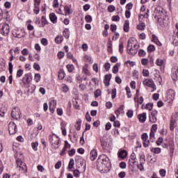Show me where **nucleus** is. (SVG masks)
<instances>
[{
    "label": "nucleus",
    "mask_w": 178,
    "mask_h": 178,
    "mask_svg": "<svg viewBox=\"0 0 178 178\" xmlns=\"http://www.w3.org/2000/svg\"><path fill=\"white\" fill-rule=\"evenodd\" d=\"M171 77L174 81L178 80V67L175 66L172 68V75Z\"/></svg>",
    "instance_id": "obj_10"
},
{
    "label": "nucleus",
    "mask_w": 178,
    "mask_h": 178,
    "mask_svg": "<svg viewBox=\"0 0 178 178\" xmlns=\"http://www.w3.org/2000/svg\"><path fill=\"white\" fill-rule=\"evenodd\" d=\"M157 66H162L163 65V60L158 58L156 61Z\"/></svg>",
    "instance_id": "obj_41"
},
{
    "label": "nucleus",
    "mask_w": 178,
    "mask_h": 178,
    "mask_svg": "<svg viewBox=\"0 0 178 178\" xmlns=\"http://www.w3.org/2000/svg\"><path fill=\"white\" fill-rule=\"evenodd\" d=\"M74 154H76V150L74 149L68 151V155L70 156H73Z\"/></svg>",
    "instance_id": "obj_57"
},
{
    "label": "nucleus",
    "mask_w": 178,
    "mask_h": 178,
    "mask_svg": "<svg viewBox=\"0 0 178 178\" xmlns=\"http://www.w3.org/2000/svg\"><path fill=\"white\" fill-rule=\"evenodd\" d=\"M138 119H139V122H140V123H144L145 120H147V113L139 114L138 115Z\"/></svg>",
    "instance_id": "obj_13"
},
{
    "label": "nucleus",
    "mask_w": 178,
    "mask_h": 178,
    "mask_svg": "<svg viewBox=\"0 0 178 178\" xmlns=\"http://www.w3.org/2000/svg\"><path fill=\"white\" fill-rule=\"evenodd\" d=\"M35 80L36 83H40V81L41 80V74H35Z\"/></svg>",
    "instance_id": "obj_34"
},
{
    "label": "nucleus",
    "mask_w": 178,
    "mask_h": 178,
    "mask_svg": "<svg viewBox=\"0 0 178 178\" xmlns=\"http://www.w3.org/2000/svg\"><path fill=\"white\" fill-rule=\"evenodd\" d=\"M112 99H115L116 98V88H113L112 90V96H111Z\"/></svg>",
    "instance_id": "obj_53"
},
{
    "label": "nucleus",
    "mask_w": 178,
    "mask_h": 178,
    "mask_svg": "<svg viewBox=\"0 0 178 178\" xmlns=\"http://www.w3.org/2000/svg\"><path fill=\"white\" fill-rule=\"evenodd\" d=\"M85 20L86 23H91V22H92V17H91V15H86L85 17Z\"/></svg>",
    "instance_id": "obj_35"
},
{
    "label": "nucleus",
    "mask_w": 178,
    "mask_h": 178,
    "mask_svg": "<svg viewBox=\"0 0 178 178\" xmlns=\"http://www.w3.org/2000/svg\"><path fill=\"white\" fill-rule=\"evenodd\" d=\"M33 12L35 15H38V13H40V4L34 3Z\"/></svg>",
    "instance_id": "obj_23"
},
{
    "label": "nucleus",
    "mask_w": 178,
    "mask_h": 178,
    "mask_svg": "<svg viewBox=\"0 0 178 178\" xmlns=\"http://www.w3.org/2000/svg\"><path fill=\"white\" fill-rule=\"evenodd\" d=\"M8 131L10 135L16 134V133H17V127L15 122H10L8 124Z\"/></svg>",
    "instance_id": "obj_5"
},
{
    "label": "nucleus",
    "mask_w": 178,
    "mask_h": 178,
    "mask_svg": "<svg viewBox=\"0 0 178 178\" xmlns=\"http://www.w3.org/2000/svg\"><path fill=\"white\" fill-rule=\"evenodd\" d=\"M100 143L103 149H106V147L108 145V142H106V138H100Z\"/></svg>",
    "instance_id": "obj_16"
},
{
    "label": "nucleus",
    "mask_w": 178,
    "mask_h": 178,
    "mask_svg": "<svg viewBox=\"0 0 178 178\" xmlns=\"http://www.w3.org/2000/svg\"><path fill=\"white\" fill-rule=\"evenodd\" d=\"M138 55L139 56H145L146 55L145 51H144L143 49H140L138 51Z\"/></svg>",
    "instance_id": "obj_51"
},
{
    "label": "nucleus",
    "mask_w": 178,
    "mask_h": 178,
    "mask_svg": "<svg viewBox=\"0 0 178 178\" xmlns=\"http://www.w3.org/2000/svg\"><path fill=\"white\" fill-rule=\"evenodd\" d=\"M156 115H158V111L154 110L149 114V122L151 123H156Z\"/></svg>",
    "instance_id": "obj_11"
},
{
    "label": "nucleus",
    "mask_w": 178,
    "mask_h": 178,
    "mask_svg": "<svg viewBox=\"0 0 178 178\" xmlns=\"http://www.w3.org/2000/svg\"><path fill=\"white\" fill-rule=\"evenodd\" d=\"M97 156V151L95 149H92L90 152V159H91V161H94L95 159H96Z\"/></svg>",
    "instance_id": "obj_19"
},
{
    "label": "nucleus",
    "mask_w": 178,
    "mask_h": 178,
    "mask_svg": "<svg viewBox=\"0 0 178 178\" xmlns=\"http://www.w3.org/2000/svg\"><path fill=\"white\" fill-rule=\"evenodd\" d=\"M142 140H143V141H147V140H148V134L147 133H144L142 135Z\"/></svg>",
    "instance_id": "obj_54"
},
{
    "label": "nucleus",
    "mask_w": 178,
    "mask_h": 178,
    "mask_svg": "<svg viewBox=\"0 0 178 178\" xmlns=\"http://www.w3.org/2000/svg\"><path fill=\"white\" fill-rule=\"evenodd\" d=\"M63 41V36H56V38H55V42H56V44H60V42H62Z\"/></svg>",
    "instance_id": "obj_27"
},
{
    "label": "nucleus",
    "mask_w": 178,
    "mask_h": 178,
    "mask_svg": "<svg viewBox=\"0 0 178 178\" xmlns=\"http://www.w3.org/2000/svg\"><path fill=\"white\" fill-rule=\"evenodd\" d=\"M138 49V45H137V40L134 38H131L128 40L127 51L129 55H136Z\"/></svg>",
    "instance_id": "obj_2"
},
{
    "label": "nucleus",
    "mask_w": 178,
    "mask_h": 178,
    "mask_svg": "<svg viewBox=\"0 0 178 178\" xmlns=\"http://www.w3.org/2000/svg\"><path fill=\"white\" fill-rule=\"evenodd\" d=\"M141 63H142V65H143V66H145V65H148V59L143 58L141 60Z\"/></svg>",
    "instance_id": "obj_55"
},
{
    "label": "nucleus",
    "mask_w": 178,
    "mask_h": 178,
    "mask_svg": "<svg viewBox=\"0 0 178 178\" xmlns=\"http://www.w3.org/2000/svg\"><path fill=\"white\" fill-rule=\"evenodd\" d=\"M64 10L65 12V15H72L73 13V11L70 10V8H69L68 6H64Z\"/></svg>",
    "instance_id": "obj_25"
},
{
    "label": "nucleus",
    "mask_w": 178,
    "mask_h": 178,
    "mask_svg": "<svg viewBox=\"0 0 178 178\" xmlns=\"http://www.w3.org/2000/svg\"><path fill=\"white\" fill-rule=\"evenodd\" d=\"M138 30H145V23L142 22L137 26Z\"/></svg>",
    "instance_id": "obj_26"
},
{
    "label": "nucleus",
    "mask_w": 178,
    "mask_h": 178,
    "mask_svg": "<svg viewBox=\"0 0 178 178\" xmlns=\"http://www.w3.org/2000/svg\"><path fill=\"white\" fill-rule=\"evenodd\" d=\"M92 69H93V70H94L96 73H98V64H97V63H95V64L93 65Z\"/></svg>",
    "instance_id": "obj_62"
},
{
    "label": "nucleus",
    "mask_w": 178,
    "mask_h": 178,
    "mask_svg": "<svg viewBox=\"0 0 178 178\" xmlns=\"http://www.w3.org/2000/svg\"><path fill=\"white\" fill-rule=\"evenodd\" d=\"M130 30V22L129 20H125V22L124 24V31L125 33H129V31Z\"/></svg>",
    "instance_id": "obj_17"
},
{
    "label": "nucleus",
    "mask_w": 178,
    "mask_h": 178,
    "mask_svg": "<svg viewBox=\"0 0 178 178\" xmlns=\"http://www.w3.org/2000/svg\"><path fill=\"white\" fill-rule=\"evenodd\" d=\"M123 42H121L119 44V51L120 52V54H123Z\"/></svg>",
    "instance_id": "obj_52"
},
{
    "label": "nucleus",
    "mask_w": 178,
    "mask_h": 178,
    "mask_svg": "<svg viewBox=\"0 0 178 178\" xmlns=\"http://www.w3.org/2000/svg\"><path fill=\"white\" fill-rule=\"evenodd\" d=\"M162 143H163V138H162V137L159 138L156 142L157 145H161V144H162Z\"/></svg>",
    "instance_id": "obj_45"
},
{
    "label": "nucleus",
    "mask_w": 178,
    "mask_h": 178,
    "mask_svg": "<svg viewBox=\"0 0 178 178\" xmlns=\"http://www.w3.org/2000/svg\"><path fill=\"white\" fill-rule=\"evenodd\" d=\"M67 69L68 72H73V70L74 69V66H73V65H67Z\"/></svg>",
    "instance_id": "obj_44"
},
{
    "label": "nucleus",
    "mask_w": 178,
    "mask_h": 178,
    "mask_svg": "<svg viewBox=\"0 0 178 178\" xmlns=\"http://www.w3.org/2000/svg\"><path fill=\"white\" fill-rule=\"evenodd\" d=\"M55 108H56V100H53L49 103V111L51 112V113L55 112Z\"/></svg>",
    "instance_id": "obj_14"
},
{
    "label": "nucleus",
    "mask_w": 178,
    "mask_h": 178,
    "mask_svg": "<svg viewBox=\"0 0 178 178\" xmlns=\"http://www.w3.org/2000/svg\"><path fill=\"white\" fill-rule=\"evenodd\" d=\"M74 177H80V171L79 170H75L73 172Z\"/></svg>",
    "instance_id": "obj_47"
},
{
    "label": "nucleus",
    "mask_w": 178,
    "mask_h": 178,
    "mask_svg": "<svg viewBox=\"0 0 178 178\" xmlns=\"http://www.w3.org/2000/svg\"><path fill=\"white\" fill-rule=\"evenodd\" d=\"M68 168L70 170H72L73 168H74V160L73 159H70Z\"/></svg>",
    "instance_id": "obj_28"
},
{
    "label": "nucleus",
    "mask_w": 178,
    "mask_h": 178,
    "mask_svg": "<svg viewBox=\"0 0 178 178\" xmlns=\"http://www.w3.org/2000/svg\"><path fill=\"white\" fill-rule=\"evenodd\" d=\"M175 94H176V92H175V90H173V89H170L168 90V96L171 95V98H175Z\"/></svg>",
    "instance_id": "obj_31"
},
{
    "label": "nucleus",
    "mask_w": 178,
    "mask_h": 178,
    "mask_svg": "<svg viewBox=\"0 0 178 178\" xmlns=\"http://www.w3.org/2000/svg\"><path fill=\"white\" fill-rule=\"evenodd\" d=\"M23 76V70H18L17 72V77H22Z\"/></svg>",
    "instance_id": "obj_48"
},
{
    "label": "nucleus",
    "mask_w": 178,
    "mask_h": 178,
    "mask_svg": "<svg viewBox=\"0 0 178 178\" xmlns=\"http://www.w3.org/2000/svg\"><path fill=\"white\" fill-rule=\"evenodd\" d=\"M125 90L127 91V95L128 98H131V95H130L131 93V91H130V88H129V86H127L125 88Z\"/></svg>",
    "instance_id": "obj_36"
},
{
    "label": "nucleus",
    "mask_w": 178,
    "mask_h": 178,
    "mask_svg": "<svg viewBox=\"0 0 178 178\" xmlns=\"http://www.w3.org/2000/svg\"><path fill=\"white\" fill-rule=\"evenodd\" d=\"M58 6H59V2H58V0H54L53 8H58Z\"/></svg>",
    "instance_id": "obj_63"
},
{
    "label": "nucleus",
    "mask_w": 178,
    "mask_h": 178,
    "mask_svg": "<svg viewBox=\"0 0 178 178\" xmlns=\"http://www.w3.org/2000/svg\"><path fill=\"white\" fill-rule=\"evenodd\" d=\"M86 119L88 122H91V116L88 112H87L86 114Z\"/></svg>",
    "instance_id": "obj_61"
},
{
    "label": "nucleus",
    "mask_w": 178,
    "mask_h": 178,
    "mask_svg": "<svg viewBox=\"0 0 178 178\" xmlns=\"http://www.w3.org/2000/svg\"><path fill=\"white\" fill-rule=\"evenodd\" d=\"M81 127V119H79L76 122V124H75V128L76 130H80Z\"/></svg>",
    "instance_id": "obj_24"
},
{
    "label": "nucleus",
    "mask_w": 178,
    "mask_h": 178,
    "mask_svg": "<svg viewBox=\"0 0 178 178\" xmlns=\"http://www.w3.org/2000/svg\"><path fill=\"white\" fill-rule=\"evenodd\" d=\"M177 118L178 113L172 114L170 121V130H171V131H173V130H175V127H176V122H177Z\"/></svg>",
    "instance_id": "obj_3"
},
{
    "label": "nucleus",
    "mask_w": 178,
    "mask_h": 178,
    "mask_svg": "<svg viewBox=\"0 0 178 178\" xmlns=\"http://www.w3.org/2000/svg\"><path fill=\"white\" fill-rule=\"evenodd\" d=\"M134 113V112L133 111V110H129L127 113V115L128 118H133Z\"/></svg>",
    "instance_id": "obj_42"
},
{
    "label": "nucleus",
    "mask_w": 178,
    "mask_h": 178,
    "mask_svg": "<svg viewBox=\"0 0 178 178\" xmlns=\"http://www.w3.org/2000/svg\"><path fill=\"white\" fill-rule=\"evenodd\" d=\"M33 68L35 69V70H40V65L37 64V63H35L33 64Z\"/></svg>",
    "instance_id": "obj_64"
},
{
    "label": "nucleus",
    "mask_w": 178,
    "mask_h": 178,
    "mask_svg": "<svg viewBox=\"0 0 178 178\" xmlns=\"http://www.w3.org/2000/svg\"><path fill=\"white\" fill-rule=\"evenodd\" d=\"M116 29H118V26H116V24L111 25V31H112V33H115V31H116Z\"/></svg>",
    "instance_id": "obj_49"
},
{
    "label": "nucleus",
    "mask_w": 178,
    "mask_h": 178,
    "mask_svg": "<svg viewBox=\"0 0 178 178\" xmlns=\"http://www.w3.org/2000/svg\"><path fill=\"white\" fill-rule=\"evenodd\" d=\"M143 84L147 87L152 88L153 91H155V90H156V86H155V83H154V81L152 79H145L143 81Z\"/></svg>",
    "instance_id": "obj_4"
},
{
    "label": "nucleus",
    "mask_w": 178,
    "mask_h": 178,
    "mask_svg": "<svg viewBox=\"0 0 178 178\" xmlns=\"http://www.w3.org/2000/svg\"><path fill=\"white\" fill-rule=\"evenodd\" d=\"M119 67H120V63H117L113 68V73H114V74H116V73L119 72Z\"/></svg>",
    "instance_id": "obj_22"
},
{
    "label": "nucleus",
    "mask_w": 178,
    "mask_h": 178,
    "mask_svg": "<svg viewBox=\"0 0 178 178\" xmlns=\"http://www.w3.org/2000/svg\"><path fill=\"white\" fill-rule=\"evenodd\" d=\"M153 106H154V104L153 103H147L146 104L145 108L147 109V111H152Z\"/></svg>",
    "instance_id": "obj_32"
},
{
    "label": "nucleus",
    "mask_w": 178,
    "mask_h": 178,
    "mask_svg": "<svg viewBox=\"0 0 178 178\" xmlns=\"http://www.w3.org/2000/svg\"><path fill=\"white\" fill-rule=\"evenodd\" d=\"M159 173L162 177H165V176L166 175V170L161 169L160 170Z\"/></svg>",
    "instance_id": "obj_56"
},
{
    "label": "nucleus",
    "mask_w": 178,
    "mask_h": 178,
    "mask_svg": "<svg viewBox=\"0 0 178 178\" xmlns=\"http://www.w3.org/2000/svg\"><path fill=\"white\" fill-rule=\"evenodd\" d=\"M104 67L106 72H109V69H111V64L109 63H106L104 65Z\"/></svg>",
    "instance_id": "obj_38"
},
{
    "label": "nucleus",
    "mask_w": 178,
    "mask_h": 178,
    "mask_svg": "<svg viewBox=\"0 0 178 178\" xmlns=\"http://www.w3.org/2000/svg\"><path fill=\"white\" fill-rule=\"evenodd\" d=\"M33 80V76H31V73L26 74L24 77L22 79L24 84H30Z\"/></svg>",
    "instance_id": "obj_9"
},
{
    "label": "nucleus",
    "mask_w": 178,
    "mask_h": 178,
    "mask_svg": "<svg viewBox=\"0 0 178 178\" xmlns=\"http://www.w3.org/2000/svg\"><path fill=\"white\" fill-rule=\"evenodd\" d=\"M147 51L148 52L151 53V52H154V51H155V46H154L153 44H150L147 47Z\"/></svg>",
    "instance_id": "obj_30"
},
{
    "label": "nucleus",
    "mask_w": 178,
    "mask_h": 178,
    "mask_svg": "<svg viewBox=\"0 0 178 178\" xmlns=\"http://www.w3.org/2000/svg\"><path fill=\"white\" fill-rule=\"evenodd\" d=\"M151 151L152 152H154V154H159L161 152V148L159 147L152 148Z\"/></svg>",
    "instance_id": "obj_33"
},
{
    "label": "nucleus",
    "mask_w": 178,
    "mask_h": 178,
    "mask_svg": "<svg viewBox=\"0 0 178 178\" xmlns=\"http://www.w3.org/2000/svg\"><path fill=\"white\" fill-rule=\"evenodd\" d=\"M111 79H112V74H108L105 75L104 83V84L106 87H108V86L110 85Z\"/></svg>",
    "instance_id": "obj_12"
},
{
    "label": "nucleus",
    "mask_w": 178,
    "mask_h": 178,
    "mask_svg": "<svg viewBox=\"0 0 178 178\" xmlns=\"http://www.w3.org/2000/svg\"><path fill=\"white\" fill-rule=\"evenodd\" d=\"M65 76H66V74L65 73V71L63 70H60L58 71V79H59V80H63V79H65Z\"/></svg>",
    "instance_id": "obj_18"
},
{
    "label": "nucleus",
    "mask_w": 178,
    "mask_h": 178,
    "mask_svg": "<svg viewBox=\"0 0 178 178\" xmlns=\"http://www.w3.org/2000/svg\"><path fill=\"white\" fill-rule=\"evenodd\" d=\"M118 156L120 158H122V159H124L126 156H127V152L126 150H122L118 153Z\"/></svg>",
    "instance_id": "obj_21"
},
{
    "label": "nucleus",
    "mask_w": 178,
    "mask_h": 178,
    "mask_svg": "<svg viewBox=\"0 0 178 178\" xmlns=\"http://www.w3.org/2000/svg\"><path fill=\"white\" fill-rule=\"evenodd\" d=\"M49 19H50L51 22H52L54 24H55V23H56V20H57L58 17H56L55 13H52L49 15Z\"/></svg>",
    "instance_id": "obj_20"
},
{
    "label": "nucleus",
    "mask_w": 178,
    "mask_h": 178,
    "mask_svg": "<svg viewBox=\"0 0 178 178\" xmlns=\"http://www.w3.org/2000/svg\"><path fill=\"white\" fill-rule=\"evenodd\" d=\"M83 60L85 62H88L89 63H91L92 62V59H91V57L89 56L88 55H86L84 57H83Z\"/></svg>",
    "instance_id": "obj_29"
},
{
    "label": "nucleus",
    "mask_w": 178,
    "mask_h": 178,
    "mask_svg": "<svg viewBox=\"0 0 178 178\" xmlns=\"http://www.w3.org/2000/svg\"><path fill=\"white\" fill-rule=\"evenodd\" d=\"M60 166H62V161H58L55 165V168L60 169Z\"/></svg>",
    "instance_id": "obj_59"
},
{
    "label": "nucleus",
    "mask_w": 178,
    "mask_h": 178,
    "mask_svg": "<svg viewBox=\"0 0 178 178\" xmlns=\"http://www.w3.org/2000/svg\"><path fill=\"white\" fill-rule=\"evenodd\" d=\"M111 62H112L113 63H116V62H118V57L111 56Z\"/></svg>",
    "instance_id": "obj_60"
},
{
    "label": "nucleus",
    "mask_w": 178,
    "mask_h": 178,
    "mask_svg": "<svg viewBox=\"0 0 178 178\" xmlns=\"http://www.w3.org/2000/svg\"><path fill=\"white\" fill-rule=\"evenodd\" d=\"M116 8L114 6H108V10L110 12V13H112V12H115Z\"/></svg>",
    "instance_id": "obj_39"
},
{
    "label": "nucleus",
    "mask_w": 178,
    "mask_h": 178,
    "mask_svg": "<svg viewBox=\"0 0 178 178\" xmlns=\"http://www.w3.org/2000/svg\"><path fill=\"white\" fill-rule=\"evenodd\" d=\"M41 43L42 44V45H44V47H47V45H48V40L46 38H42L41 40Z\"/></svg>",
    "instance_id": "obj_50"
},
{
    "label": "nucleus",
    "mask_w": 178,
    "mask_h": 178,
    "mask_svg": "<svg viewBox=\"0 0 178 178\" xmlns=\"http://www.w3.org/2000/svg\"><path fill=\"white\" fill-rule=\"evenodd\" d=\"M9 24H5L3 25L2 28L0 30L1 34L3 35H8L9 34Z\"/></svg>",
    "instance_id": "obj_8"
},
{
    "label": "nucleus",
    "mask_w": 178,
    "mask_h": 178,
    "mask_svg": "<svg viewBox=\"0 0 178 178\" xmlns=\"http://www.w3.org/2000/svg\"><path fill=\"white\" fill-rule=\"evenodd\" d=\"M111 168V162L107 155L102 154L99 156L97 161V168L101 173H108Z\"/></svg>",
    "instance_id": "obj_1"
},
{
    "label": "nucleus",
    "mask_w": 178,
    "mask_h": 178,
    "mask_svg": "<svg viewBox=\"0 0 178 178\" xmlns=\"http://www.w3.org/2000/svg\"><path fill=\"white\" fill-rule=\"evenodd\" d=\"M13 35L15 38H22V37H24V31L23 30H15L13 31Z\"/></svg>",
    "instance_id": "obj_7"
},
{
    "label": "nucleus",
    "mask_w": 178,
    "mask_h": 178,
    "mask_svg": "<svg viewBox=\"0 0 178 178\" xmlns=\"http://www.w3.org/2000/svg\"><path fill=\"white\" fill-rule=\"evenodd\" d=\"M111 127H112V124H111V122H107L105 126V129L106 131L111 130Z\"/></svg>",
    "instance_id": "obj_58"
},
{
    "label": "nucleus",
    "mask_w": 178,
    "mask_h": 178,
    "mask_svg": "<svg viewBox=\"0 0 178 178\" xmlns=\"http://www.w3.org/2000/svg\"><path fill=\"white\" fill-rule=\"evenodd\" d=\"M113 22H119L120 20V17L119 15H114L112 17Z\"/></svg>",
    "instance_id": "obj_46"
},
{
    "label": "nucleus",
    "mask_w": 178,
    "mask_h": 178,
    "mask_svg": "<svg viewBox=\"0 0 178 178\" xmlns=\"http://www.w3.org/2000/svg\"><path fill=\"white\" fill-rule=\"evenodd\" d=\"M12 60H13V55H12L10 58V62L8 63V70L10 74L13 73V65L12 64Z\"/></svg>",
    "instance_id": "obj_15"
},
{
    "label": "nucleus",
    "mask_w": 178,
    "mask_h": 178,
    "mask_svg": "<svg viewBox=\"0 0 178 178\" xmlns=\"http://www.w3.org/2000/svg\"><path fill=\"white\" fill-rule=\"evenodd\" d=\"M143 76H144V77H148L149 76L148 70H143Z\"/></svg>",
    "instance_id": "obj_40"
},
{
    "label": "nucleus",
    "mask_w": 178,
    "mask_h": 178,
    "mask_svg": "<svg viewBox=\"0 0 178 178\" xmlns=\"http://www.w3.org/2000/svg\"><path fill=\"white\" fill-rule=\"evenodd\" d=\"M32 148L34 151H37V147H38V142L32 143Z\"/></svg>",
    "instance_id": "obj_43"
},
{
    "label": "nucleus",
    "mask_w": 178,
    "mask_h": 178,
    "mask_svg": "<svg viewBox=\"0 0 178 178\" xmlns=\"http://www.w3.org/2000/svg\"><path fill=\"white\" fill-rule=\"evenodd\" d=\"M101 89H97L96 91H95V98H98V97L101 96Z\"/></svg>",
    "instance_id": "obj_37"
},
{
    "label": "nucleus",
    "mask_w": 178,
    "mask_h": 178,
    "mask_svg": "<svg viewBox=\"0 0 178 178\" xmlns=\"http://www.w3.org/2000/svg\"><path fill=\"white\" fill-rule=\"evenodd\" d=\"M16 162H17V166H19L22 172H24V170H25V172H27V165H26V163L22 161V159L17 158L16 159Z\"/></svg>",
    "instance_id": "obj_6"
}]
</instances>
